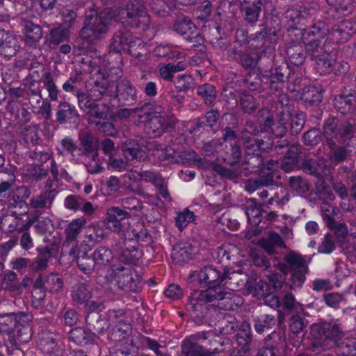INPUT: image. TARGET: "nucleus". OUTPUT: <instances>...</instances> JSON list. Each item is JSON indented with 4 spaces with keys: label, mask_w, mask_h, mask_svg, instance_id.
<instances>
[{
    "label": "nucleus",
    "mask_w": 356,
    "mask_h": 356,
    "mask_svg": "<svg viewBox=\"0 0 356 356\" xmlns=\"http://www.w3.org/2000/svg\"><path fill=\"white\" fill-rule=\"evenodd\" d=\"M327 31V24L318 21L309 26L308 34L305 37V51L321 74L330 73L333 66L330 51L325 47V35Z\"/></svg>",
    "instance_id": "7ed1b4c3"
},
{
    "label": "nucleus",
    "mask_w": 356,
    "mask_h": 356,
    "mask_svg": "<svg viewBox=\"0 0 356 356\" xmlns=\"http://www.w3.org/2000/svg\"><path fill=\"white\" fill-rule=\"evenodd\" d=\"M197 94L200 96L207 106H211L216 99V87L210 83L200 85L197 88Z\"/></svg>",
    "instance_id": "bf43d9fd"
},
{
    "label": "nucleus",
    "mask_w": 356,
    "mask_h": 356,
    "mask_svg": "<svg viewBox=\"0 0 356 356\" xmlns=\"http://www.w3.org/2000/svg\"><path fill=\"white\" fill-rule=\"evenodd\" d=\"M55 191H43L40 195L33 197L30 200V206L33 209H49L55 198Z\"/></svg>",
    "instance_id": "8fccbe9b"
},
{
    "label": "nucleus",
    "mask_w": 356,
    "mask_h": 356,
    "mask_svg": "<svg viewBox=\"0 0 356 356\" xmlns=\"http://www.w3.org/2000/svg\"><path fill=\"white\" fill-rule=\"evenodd\" d=\"M259 105V103L253 95L244 92L241 96L240 107L243 113L252 114L258 108Z\"/></svg>",
    "instance_id": "e2e57ef3"
},
{
    "label": "nucleus",
    "mask_w": 356,
    "mask_h": 356,
    "mask_svg": "<svg viewBox=\"0 0 356 356\" xmlns=\"http://www.w3.org/2000/svg\"><path fill=\"white\" fill-rule=\"evenodd\" d=\"M323 135L325 143L336 140L351 139L356 135V124L349 120H340L334 116L327 118L323 126Z\"/></svg>",
    "instance_id": "423d86ee"
},
{
    "label": "nucleus",
    "mask_w": 356,
    "mask_h": 356,
    "mask_svg": "<svg viewBox=\"0 0 356 356\" xmlns=\"http://www.w3.org/2000/svg\"><path fill=\"white\" fill-rule=\"evenodd\" d=\"M71 296L74 303L81 305L90 298L91 293L85 284L79 283L72 287Z\"/></svg>",
    "instance_id": "13d9d810"
},
{
    "label": "nucleus",
    "mask_w": 356,
    "mask_h": 356,
    "mask_svg": "<svg viewBox=\"0 0 356 356\" xmlns=\"http://www.w3.org/2000/svg\"><path fill=\"white\" fill-rule=\"evenodd\" d=\"M80 115L76 108L69 102L61 101L58 105L56 113V121L60 124L71 122L72 120L79 121Z\"/></svg>",
    "instance_id": "7c9ffc66"
},
{
    "label": "nucleus",
    "mask_w": 356,
    "mask_h": 356,
    "mask_svg": "<svg viewBox=\"0 0 356 356\" xmlns=\"http://www.w3.org/2000/svg\"><path fill=\"white\" fill-rule=\"evenodd\" d=\"M92 256L94 257L96 266L100 268L109 266L114 257L112 250L105 246L97 248L92 253Z\"/></svg>",
    "instance_id": "603ef678"
},
{
    "label": "nucleus",
    "mask_w": 356,
    "mask_h": 356,
    "mask_svg": "<svg viewBox=\"0 0 356 356\" xmlns=\"http://www.w3.org/2000/svg\"><path fill=\"white\" fill-rule=\"evenodd\" d=\"M76 96L78 106L83 112L94 118L99 120H105L108 118L110 107L106 104H102L100 107L99 105L96 103L97 100H95V97H92V93L90 94L87 91L77 90Z\"/></svg>",
    "instance_id": "9d476101"
},
{
    "label": "nucleus",
    "mask_w": 356,
    "mask_h": 356,
    "mask_svg": "<svg viewBox=\"0 0 356 356\" xmlns=\"http://www.w3.org/2000/svg\"><path fill=\"white\" fill-rule=\"evenodd\" d=\"M308 273L309 271H305L304 270H295L287 272V275H289L290 276L287 281V284H289V288L292 290H295L302 287L305 282L306 275Z\"/></svg>",
    "instance_id": "0e129e2a"
},
{
    "label": "nucleus",
    "mask_w": 356,
    "mask_h": 356,
    "mask_svg": "<svg viewBox=\"0 0 356 356\" xmlns=\"http://www.w3.org/2000/svg\"><path fill=\"white\" fill-rule=\"evenodd\" d=\"M118 254L120 261L127 264H137L143 254L136 241L124 238L119 245Z\"/></svg>",
    "instance_id": "f3484780"
},
{
    "label": "nucleus",
    "mask_w": 356,
    "mask_h": 356,
    "mask_svg": "<svg viewBox=\"0 0 356 356\" xmlns=\"http://www.w3.org/2000/svg\"><path fill=\"white\" fill-rule=\"evenodd\" d=\"M20 45L13 33L0 28V55L13 57L19 50Z\"/></svg>",
    "instance_id": "b1692460"
},
{
    "label": "nucleus",
    "mask_w": 356,
    "mask_h": 356,
    "mask_svg": "<svg viewBox=\"0 0 356 356\" xmlns=\"http://www.w3.org/2000/svg\"><path fill=\"white\" fill-rule=\"evenodd\" d=\"M109 277L115 281L119 290L125 293L138 292L142 286V277L133 272L131 268L122 266H113Z\"/></svg>",
    "instance_id": "0eeeda50"
},
{
    "label": "nucleus",
    "mask_w": 356,
    "mask_h": 356,
    "mask_svg": "<svg viewBox=\"0 0 356 356\" xmlns=\"http://www.w3.org/2000/svg\"><path fill=\"white\" fill-rule=\"evenodd\" d=\"M330 6V11L346 15L353 10L355 0H326Z\"/></svg>",
    "instance_id": "4d7b16f0"
},
{
    "label": "nucleus",
    "mask_w": 356,
    "mask_h": 356,
    "mask_svg": "<svg viewBox=\"0 0 356 356\" xmlns=\"http://www.w3.org/2000/svg\"><path fill=\"white\" fill-rule=\"evenodd\" d=\"M222 140L225 143L226 156L224 161L229 165H234L242 157L243 149L241 136L240 137L231 127H226L223 129Z\"/></svg>",
    "instance_id": "1a4fd4ad"
},
{
    "label": "nucleus",
    "mask_w": 356,
    "mask_h": 356,
    "mask_svg": "<svg viewBox=\"0 0 356 356\" xmlns=\"http://www.w3.org/2000/svg\"><path fill=\"white\" fill-rule=\"evenodd\" d=\"M58 248V243L56 241L44 248H38L39 254L30 265L31 270L38 272L46 269L49 258L56 256Z\"/></svg>",
    "instance_id": "aec40b11"
},
{
    "label": "nucleus",
    "mask_w": 356,
    "mask_h": 356,
    "mask_svg": "<svg viewBox=\"0 0 356 356\" xmlns=\"http://www.w3.org/2000/svg\"><path fill=\"white\" fill-rule=\"evenodd\" d=\"M261 209L258 207L255 199H250L245 205V214L248 220L255 225L261 222Z\"/></svg>",
    "instance_id": "680f3d73"
},
{
    "label": "nucleus",
    "mask_w": 356,
    "mask_h": 356,
    "mask_svg": "<svg viewBox=\"0 0 356 356\" xmlns=\"http://www.w3.org/2000/svg\"><path fill=\"white\" fill-rule=\"evenodd\" d=\"M86 223V220L84 218H79L72 220L65 229V243L67 245H72V249L70 251V255L75 256L76 250L74 248H77L76 239Z\"/></svg>",
    "instance_id": "393cba45"
},
{
    "label": "nucleus",
    "mask_w": 356,
    "mask_h": 356,
    "mask_svg": "<svg viewBox=\"0 0 356 356\" xmlns=\"http://www.w3.org/2000/svg\"><path fill=\"white\" fill-rule=\"evenodd\" d=\"M313 335L320 341L312 343L314 348L323 350L335 348L343 338L344 332L341 326L334 322H322L312 326Z\"/></svg>",
    "instance_id": "39448f33"
},
{
    "label": "nucleus",
    "mask_w": 356,
    "mask_h": 356,
    "mask_svg": "<svg viewBox=\"0 0 356 356\" xmlns=\"http://www.w3.org/2000/svg\"><path fill=\"white\" fill-rule=\"evenodd\" d=\"M6 110L19 124H24L30 120L29 112L23 108L18 101H8L6 106Z\"/></svg>",
    "instance_id": "a19ab883"
},
{
    "label": "nucleus",
    "mask_w": 356,
    "mask_h": 356,
    "mask_svg": "<svg viewBox=\"0 0 356 356\" xmlns=\"http://www.w3.org/2000/svg\"><path fill=\"white\" fill-rule=\"evenodd\" d=\"M19 318L20 321L15 330L16 334L15 333L16 343H26L31 339L33 333L31 325L33 316L29 312H25Z\"/></svg>",
    "instance_id": "c85d7f7f"
},
{
    "label": "nucleus",
    "mask_w": 356,
    "mask_h": 356,
    "mask_svg": "<svg viewBox=\"0 0 356 356\" xmlns=\"http://www.w3.org/2000/svg\"><path fill=\"white\" fill-rule=\"evenodd\" d=\"M59 337L49 333H44L40 339V346L43 352L49 353L57 348H61L58 345Z\"/></svg>",
    "instance_id": "69168bd1"
},
{
    "label": "nucleus",
    "mask_w": 356,
    "mask_h": 356,
    "mask_svg": "<svg viewBox=\"0 0 356 356\" xmlns=\"http://www.w3.org/2000/svg\"><path fill=\"white\" fill-rule=\"evenodd\" d=\"M132 327L130 323L120 321L112 328L108 334V339L113 342L126 339L131 334Z\"/></svg>",
    "instance_id": "de8ad7c7"
},
{
    "label": "nucleus",
    "mask_w": 356,
    "mask_h": 356,
    "mask_svg": "<svg viewBox=\"0 0 356 356\" xmlns=\"http://www.w3.org/2000/svg\"><path fill=\"white\" fill-rule=\"evenodd\" d=\"M80 145L83 155L93 154L97 152L98 143L95 137L90 133L81 134L79 136Z\"/></svg>",
    "instance_id": "5fc2aeb1"
},
{
    "label": "nucleus",
    "mask_w": 356,
    "mask_h": 356,
    "mask_svg": "<svg viewBox=\"0 0 356 356\" xmlns=\"http://www.w3.org/2000/svg\"><path fill=\"white\" fill-rule=\"evenodd\" d=\"M113 99H116L119 106H130L137 101V91L128 79L115 82Z\"/></svg>",
    "instance_id": "ddd939ff"
},
{
    "label": "nucleus",
    "mask_w": 356,
    "mask_h": 356,
    "mask_svg": "<svg viewBox=\"0 0 356 356\" xmlns=\"http://www.w3.org/2000/svg\"><path fill=\"white\" fill-rule=\"evenodd\" d=\"M140 118H145L144 130L146 134L152 138L160 137L165 129L168 127V123L163 116H153L143 114Z\"/></svg>",
    "instance_id": "4be33fe9"
},
{
    "label": "nucleus",
    "mask_w": 356,
    "mask_h": 356,
    "mask_svg": "<svg viewBox=\"0 0 356 356\" xmlns=\"http://www.w3.org/2000/svg\"><path fill=\"white\" fill-rule=\"evenodd\" d=\"M249 281L248 275L242 271H233L229 273L227 268H226V279L224 281L223 285H227L231 291H239L244 286H247Z\"/></svg>",
    "instance_id": "473e14b6"
},
{
    "label": "nucleus",
    "mask_w": 356,
    "mask_h": 356,
    "mask_svg": "<svg viewBox=\"0 0 356 356\" xmlns=\"http://www.w3.org/2000/svg\"><path fill=\"white\" fill-rule=\"evenodd\" d=\"M285 51L290 62L296 66L301 65L305 60L307 53L300 42L287 43Z\"/></svg>",
    "instance_id": "79ce46f5"
},
{
    "label": "nucleus",
    "mask_w": 356,
    "mask_h": 356,
    "mask_svg": "<svg viewBox=\"0 0 356 356\" xmlns=\"http://www.w3.org/2000/svg\"><path fill=\"white\" fill-rule=\"evenodd\" d=\"M336 348L343 356H356V340L354 339H341Z\"/></svg>",
    "instance_id": "774afa93"
},
{
    "label": "nucleus",
    "mask_w": 356,
    "mask_h": 356,
    "mask_svg": "<svg viewBox=\"0 0 356 356\" xmlns=\"http://www.w3.org/2000/svg\"><path fill=\"white\" fill-rule=\"evenodd\" d=\"M333 104L335 109L343 115H354L356 111V92L354 89L344 88L334 96Z\"/></svg>",
    "instance_id": "dca6fc26"
},
{
    "label": "nucleus",
    "mask_w": 356,
    "mask_h": 356,
    "mask_svg": "<svg viewBox=\"0 0 356 356\" xmlns=\"http://www.w3.org/2000/svg\"><path fill=\"white\" fill-rule=\"evenodd\" d=\"M130 217L131 215L127 211L118 207H113L107 210L104 225L108 229L120 234L124 237V233L127 231V227H130L125 220Z\"/></svg>",
    "instance_id": "9b49d317"
},
{
    "label": "nucleus",
    "mask_w": 356,
    "mask_h": 356,
    "mask_svg": "<svg viewBox=\"0 0 356 356\" xmlns=\"http://www.w3.org/2000/svg\"><path fill=\"white\" fill-rule=\"evenodd\" d=\"M266 65V67L263 66L259 67V70L263 78L266 81L270 91L274 93L282 92L285 88L286 82L280 81L277 77L275 76L272 72L267 69V67H269L268 65L267 64Z\"/></svg>",
    "instance_id": "3c124183"
},
{
    "label": "nucleus",
    "mask_w": 356,
    "mask_h": 356,
    "mask_svg": "<svg viewBox=\"0 0 356 356\" xmlns=\"http://www.w3.org/2000/svg\"><path fill=\"white\" fill-rule=\"evenodd\" d=\"M24 313L25 312H19L0 314V334L6 335L13 345L16 344L15 332L20 321L19 318H21V315Z\"/></svg>",
    "instance_id": "a211bd4d"
},
{
    "label": "nucleus",
    "mask_w": 356,
    "mask_h": 356,
    "mask_svg": "<svg viewBox=\"0 0 356 356\" xmlns=\"http://www.w3.org/2000/svg\"><path fill=\"white\" fill-rule=\"evenodd\" d=\"M260 31L256 32L253 40L258 42L260 45L266 42L275 43L278 39V33L280 30L279 24H273L272 20L266 21L265 24L259 26Z\"/></svg>",
    "instance_id": "5701e85b"
},
{
    "label": "nucleus",
    "mask_w": 356,
    "mask_h": 356,
    "mask_svg": "<svg viewBox=\"0 0 356 356\" xmlns=\"http://www.w3.org/2000/svg\"><path fill=\"white\" fill-rule=\"evenodd\" d=\"M140 43V39L134 37L132 33L124 28L116 31L110 40L109 53H115L120 58L121 52L125 51L129 44Z\"/></svg>",
    "instance_id": "2eb2a0df"
},
{
    "label": "nucleus",
    "mask_w": 356,
    "mask_h": 356,
    "mask_svg": "<svg viewBox=\"0 0 356 356\" xmlns=\"http://www.w3.org/2000/svg\"><path fill=\"white\" fill-rule=\"evenodd\" d=\"M174 31L185 40L197 30L191 19L187 16L178 17L173 25Z\"/></svg>",
    "instance_id": "c03bdc74"
},
{
    "label": "nucleus",
    "mask_w": 356,
    "mask_h": 356,
    "mask_svg": "<svg viewBox=\"0 0 356 356\" xmlns=\"http://www.w3.org/2000/svg\"><path fill=\"white\" fill-rule=\"evenodd\" d=\"M124 238L134 240L138 245L139 242H143L146 245L152 242V236L147 229L138 224L136 227H127V231L124 233Z\"/></svg>",
    "instance_id": "49530a36"
},
{
    "label": "nucleus",
    "mask_w": 356,
    "mask_h": 356,
    "mask_svg": "<svg viewBox=\"0 0 356 356\" xmlns=\"http://www.w3.org/2000/svg\"><path fill=\"white\" fill-rule=\"evenodd\" d=\"M216 254L218 262L225 264V268H227V266L229 264V261L236 257L237 248L231 243H225L217 248Z\"/></svg>",
    "instance_id": "864d4df0"
},
{
    "label": "nucleus",
    "mask_w": 356,
    "mask_h": 356,
    "mask_svg": "<svg viewBox=\"0 0 356 356\" xmlns=\"http://www.w3.org/2000/svg\"><path fill=\"white\" fill-rule=\"evenodd\" d=\"M209 42L216 49L227 50L230 46V42L227 35L222 31L220 26L215 24L209 29Z\"/></svg>",
    "instance_id": "2f4dec72"
},
{
    "label": "nucleus",
    "mask_w": 356,
    "mask_h": 356,
    "mask_svg": "<svg viewBox=\"0 0 356 356\" xmlns=\"http://www.w3.org/2000/svg\"><path fill=\"white\" fill-rule=\"evenodd\" d=\"M87 245H81L76 252V264L79 269L84 273H92L96 266L94 257L87 251Z\"/></svg>",
    "instance_id": "c9c22d12"
},
{
    "label": "nucleus",
    "mask_w": 356,
    "mask_h": 356,
    "mask_svg": "<svg viewBox=\"0 0 356 356\" xmlns=\"http://www.w3.org/2000/svg\"><path fill=\"white\" fill-rule=\"evenodd\" d=\"M262 7L261 0H243L241 2V12L244 20L249 24L257 22Z\"/></svg>",
    "instance_id": "a878e982"
},
{
    "label": "nucleus",
    "mask_w": 356,
    "mask_h": 356,
    "mask_svg": "<svg viewBox=\"0 0 356 356\" xmlns=\"http://www.w3.org/2000/svg\"><path fill=\"white\" fill-rule=\"evenodd\" d=\"M68 339L78 346H85L95 341V335L83 327H76L69 331Z\"/></svg>",
    "instance_id": "ea45409f"
},
{
    "label": "nucleus",
    "mask_w": 356,
    "mask_h": 356,
    "mask_svg": "<svg viewBox=\"0 0 356 356\" xmlns=\"http://www.w3.org/2000/svg\"><path fill=\"white\" fill-rule=\"evenodd\" d=\"M115 18V10L110 8L99 13L93 10L86 12L83 26L79 36L74 42V51L79 55L90 51L95 41L106 36L109 26Z\"/></svg>",
    "instance_id": "f257e3e1"
},
{
    "label": "nucleus",
    "mask_w": 356,
    "mask_h": 356,
    "mask_svg": "<svg viewBox=\"0 0 356 356\" xmlns=\"http://www.w3.org/2000/svg\"><path fill=\"white\" fill-rule=\"evenodd\" d=\"M274 49L271 47H266L258 54L257 58L254 57L248 52L245 53L237 60L236 63L239 64L245 70L252 71L259 63V67L262 66L264 63L269 67L273 66L274 60Z\"/></svg>",
    "instance_id": "f8f14e48"
},
{
    "label": "nucleus",
    "mask_w": 356,
    "mask_h": 356,
    "mask_svg": "<svg viewBox=\"0 0 356 356\" xmlns=\"http://www.w3.org/2000/svg\"><path fill=\"white\" fill-rule=\"evenodd\" d=\"M181 348L183 356H213L224 350L223 348L219 347L206 350L202 346L197 343L194 337L190 336L184 339Z\"/></svg>",
    "instance_id": "6ab92c4d"
},
{
    "label": "nucleus",
    "mask_w": 356,
    "mask_h": 356,
    "mask_svg": "<svg viewBox=\"0 0 356 356\" xmlns=\"http://www.w3.org/2000/svg\"><path fill=\"white\" fill-rule=\"evenodd\" d=\"M85 321L89 332L95 335V339L97 334L105 333L109 327L108 321L101 314L86 315Z\"/></svg>",
    "instance_id": "72a5a7b5"
},
{
    "label": "nucleus",
    "mask_w": 356,
    "mask_h": 356,
    "mask_svg": "<svg viewBox=\"0 0 356 356\" xmlns=\"http://www.w3.org/2000/svg\"><path fill=\"white\" fill-rule=\"evenodd\" d=\"M236 296L233 292L226 291L223 286L208 287L205 290H194L188 298L186 305L187 310L198 321H202L207 314L208 304L211 306H218L225 310H234L235 306L234 298Z\"/></svg>",
    "instance_id": "f03ea898"
},
{
    "label": "nucleus",
    "mask_w": 356,
    "mask_h": 356,
    "mask_svg": "<svg viewBox=\"0 0 356 356\" xmlns=\"http://www.w3.org/2000/svg\"><path fill=\"white\" fill-rule=\"evenodd\" d=\"M259 176L254 178H250L246 181H249L250 188L255 189L259 186H274L275 181L274 180L275 172L266 170L262 167L258 170Z\"/></svg>",
    "instance_id": "09e8293b"
},
{
    "label": "nucleus",
    "mask_w": 356,
    "mask_h": 356,
    "mask_svg": "<svg viewBox=\"0 0 356 356\" xmlns=\"http://www.w3.org/2000/svg\"><path fill=\"white\" fill-rule=\"evenodd\" d=\"M323 92L321 85H308L302 88L301 99L309 106H318L322 102Z\"/></svg>",
    "instance_id": "e433bc0d"
},
{
    "label": "nucleus",
    "mask_w": 356,
    "mask_h": 356,
    "mask_svg": "<svg viewBox=\"0 0 356 356\" xmlns=\"http://www.w3.org/2000/svg\"><path fill=\"white\" fill-rule=\"evenodd\" d=\"M300 154V145L299 144H292L280 159L281 169L285 172L294 170L298 167Z\"/></svg>",
    "instance_id": "c756f323"
},
{
    "label": "nucleus",
    "mask_w": 356,
    "mask_h": 356,
    "mask_svg": "<svg viewBox=\"0 0 356 356\" xmlns=\"http://www.w3.org/2000/svg\"><path fill=\"white\" fill-rule=\"evenodd\" d=\"M290 134L293 136L299 134L305 127L306 122V114L303 111H298L290 119Z\"/></svg>",
    "instance_id": "052dcab7"
},
{
    "label": "nucleus",
    "mask_w": 356,
    "mask_h": 356,
    "mask_svg": "<svg viewBox=\"0 0 356 356\" xmlns=\"http://www.w3.org/2000/svg\"><path fill=\"white\" fill-rule=\"evenodd\" d=\"M92 64L93 63L90 61V67H92L90 72L95 76L93 88L91 90L92 97L98 101L104 97L113 99L115 82L122 76V70L120 67H113L104 70L98 66L94 67Z\"/></svg>",
    "instance_id": "20e7f679"
},
{
    "label": "nucleus",
    "mask_w": 356,
    "mask_h": 356,
    "mask_svg": "<svg viewBox=\"0 0 356 356\" xmlns=\"http://www.w3.org/2000/svg\"><path fill=\"white\" fill-rule=\"evenodd\" d=\"M195 253L196 248L192 243L181 241L173 246L171 258L175 263L181 264L192 259Z\"/></svg>",
    "instance_id": "cd10ccee"
},
{
    "label": "nucleus",
    "mask_w": 356,
    "mask_h": 356,
    "mask_svg": "<svg viewBox=\"0 0 356 356\" xmlns=\"http://www.w3.org/2000/svg\"><path fill=\"white\" fill-rule=\"evenodd\" d=\"M244 155L261 154L272 146V143L266 142L262 138L251 137L248 135L241 136Z\"/></svg>",
    "instance_id": "bb28decb"
},
{
    "label": "nucleus",
    "mask_w": 356,
    "mask_h": 356,
    "mask_svg": "<svg viewBox=\"0 0 356 356\" xmlns=\"http://www.w3.org/2000/svg\"><path fill=\"white\" fill-rule=\"evenodd\" d=\"M197 277L202 286H223L226 279V268L220 270L213 265H207L197 272Z\"/></svg>",
    "instance_id": "4468645a"
},
{
    "label": "nucleus",
    "mask_w": 356,
    "mask_h": 356,
    "mask_svg": "<svg viewBox=\"0 0 356 356\" xmlns=\"http://www.w3.org/2000/svg\"><path fill=\"white\" fill-rule=\"evenodd\" d=\"M236 340L239 347L238 356H248L252 342V334L248 324H242L236 334Z\"/></svg>",
    "instance_id": "f704fd0d"
},
{
    "label": "nucleus",
    "mask_w": 356,
    "mask_h": 356,
    "mask_svg": "<svg viewBox=\"0 0 356 356\" xmlns=\"http://www.w3.org/2000/svg\"><path fill=\"white\" fill-rule=\"evenodd\" d=\"M326 145L330 149L327 158L330 162L334 163L345 161L351 152L348 145H337L336 141L327 143Z\"/></svg>",
    "instance_id": "4c0bfd02"
},
{
    "label": "nucleus",
    "mask_w": 356,
    "mask_h": 356,
    "mask_svg": "<svg viewBox=\"0 0 356 356\" xmlns=\"http://www.w3.org/2000/svg\"><path fill=\"white\" fill-rule=\"evenodd\" d=\"M122 15H125L123 18L132 28L143 30L150 24L149 15L142 0H129Z\"/></svg>",
    "instance_id": "6e6552de"
},
{
    "label": "nucleus",
    "mask_w": 356,
    "mask_h": 356,
    "mask_svg": "<svg viewBox=\"0 0 356 356\" xmlns=\"http://www.w3.org/2000/svg\"><path fill=\"white\" fill-rule=\"evenodd\" d=\"M322 138V133L319 129L312 128L304 132L302 141L305 145L314 147L321 142Z\"/></svg>",
    "instance_id": "338daca9"
},
{
    "label": "nucleus",
    "mask_w": 356,
    "mask_h": 356,
    "mask_svg": "<svg viewBox=\"0 0 356 356\" xmlns=\"http://www.w3.org/2000/svg\"><path fill=\"white\" fill-rule=\"evenodd\" d=\"M18 282L17 273L13 270H8L1 280L0 286L6 291L17 294Z\"/></svg>",
    "instance_id": "6e6d98bb"
},
{
    "label": "nucleus",
    "mask_w": 356,
    "mask_h": 356,
    "mask_svg": "<svg viewBox=\"0 0 356 356\" xmlns=\"http://www.w3.org/2000/svg\"><path fill=\"white\" fill-rule=\"evenodd\" d=\"M259 245L270 255L275 253L276 248H286L281 236L274 232H270L267 238L259 240Z\"/></svg>",
    "instance_id": "58836bf2"
},
{
    "label": "nucleus",
    "mask_w": 356,
    "mask_h": 356,
    "mask_svg": "<svg viewBox=\"0 0 356 356\" xmlns=\"http://www.w3.org/2000/svg\"><path fill=\"white\" fill-rule=\"evenodd\" d=\"M310 15V9L303 4H295L288 8L284 14V18L294 24H299L302 20Z\"/></svg>",
    "instance_id": "a18cd8bd"
},
{
    "label": "nucleus",
    "mask_w": 356,
    "mask_h": 356,
    "mask_svg": "<svg viewBox=\"0 0 356 356\" xmlns=\"http://www.w3.org/2000/svg\"><path fill=\"white\" fill-rule=\"evenodd\" d=\"M284 261L285 263L279 264L278 267L285 275H287V272L295 270L309 271L308 264L305 257L294 251L286 254L284 257Z\"/></svg>",
    "instance_id": "412c9836"
},
{
    "label": "nucleus",
    "mask_w": 356,
    "mask_h": 356,
    "mask_svg": "<svg viewBox=\"0 0 356 356\" xmlns=\"http://www.w3.org/2000/svg\"><path fill=\"white\" fill-rule=\"evenodd\" d=\"M21 26L23 28L26 42L35 44L42 38L43 32L40 25L24 19L21 22Z\"/></svg>",
    "instance_id": "37998d69"
}]
</instances>
